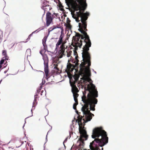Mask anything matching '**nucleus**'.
Instances as JSON below:
<instances>
[{"instance_id":"dca6fc26","label":"nucleus","mask_w":150,"mask_h":150,"mask_svg":"<svg viewBox=\"0 0 150 150\" xmlns=\"http://www.w3.org/2000/svg\"><path fill=\"white\" fill-rule=\"evenodd\" d=\"M5 150H16L14 148L11 147H8L6 148Z\"/></svg>"},{"instance_id":"f3484780","label":"nucleus","mask_w":150,"mask_h":150,"mask_svg":"<svg viewBox=\"0 0 150 150\" xmlns=\"http://www.w3.org/2000/svg\"><path fill=\"white\" fill-rule=\"evenodd\" d=\"M43 29H44L43 28H38V29H37V30H36L35 31L33 32L32 33V34H33L36 32H37V33H38V32H39L40 31Z\"/></svg>"},{"instance_id":"9d476101","label":"nucleus","mask_w":150,"mask_h":150,"mask_svg":"<svg viewBox=\"0 0 150 150\" xmlns=\"http://www.w3.org/2000/svg\"><path fill=\"white\" fill-rule=\"evenodd\" d=\"M70 20L69 18H67V20L66 27L67 28L70 29L71 26L70 24Z\"/></svg>"},{"instance_id":"a211bd4d","label":"nucleus","mask_w":150,"mask_h":150,"mask_svg":"<svg viewBox=\"0 0 150 150\" xmlns=\"http://www.w3.org/2000/svg\"><path fill=\"white\" fill-rule=\"evenodd\" d=\"M72 52L71 51H69L67 52V57H70L71 54Z\"/></svg>"},{"instance_id":"ea45409f","label":"nucleus","mask_w":150,"mask_h":150,"mask_svg":"<svg viewBox=\"0 0 150 150\" xmlns=\"http://www.w3.org/2000/svg\"><path fill=\"white\" fill-rule=\"evenodd\" d=\"M94 73H96V71H94Z\"/></svg>"},{"instance_id":"20e7f679","label":"nucleus","mask_w":150,"mask_h":150,"mask_svg":"<svg viewBox=\"0 0 150 150\" xmlns=\"http://www.w3.org/2000/svg\"><path fill=\"white\" fill-rule=\"evenodd\" d=\"M40 53L42 56V59L44 61V71L45 75V78L47 79L49 78L48 74L49 73L48 58L46 54H43L42 53L41 51H40Z\"/></svg>"},{"instance_id":"bb28decb","label":"nucleus","mask_w":150,"mask_h":150,"mask_svg":"<svg viewBox=\"0 0 150 150\" xmlns=\"http://www.w3.org/2000/svg\"><path fill=\"white\" fill-rule=\"evenodd\" d=\"M30 37L29 36H28V38H27V40H30Z\"/></svg>"},{"instance_id":"2f4dec72","label":"nucleus","mask_w":150,"mask_h":150,"mask_svg":"<svg viewBox=\"0 0 150 150\" xmlns=\"http://www.w3.org/2000/svg\"><path fill=\"white\" fill-rule=\"evenodd\" d=\"M45 82H44V83H43V81H42V84H44L45 83Z\"/></svg>"},{"instance_id":"412c9836","label":"nucleus","mask_w":150,"mask_h":150,"mask_svg":"<svg viewBox=\"0 0 150 150\" xmlns=\"http://www.w3.org/2000/svg\"><path fill=\"white\" fill-rule=\"evenodd\" d=\"M70 127L71 129V131H73L74 129V125L71 124L70 125Z\"/></svg>"},{"instance_id":"e433bc0d","label":"nucleus","mask_w":150,"mask_h":150,"mask_svg":"<svg viewBox=\"0 0 150 150\" xmlns=\"http://www.w3.org/2000/svg\"><path fill=\"white\" fill-rule=\"evenodd\" d=\"M101 149H102V150H103V148H102Z\"/></svg>"},{"instance_id":"f257e3e1","label":"nucleus","mask_w":150,"mask_h":150,"mask_svg":"<svg viewBox=\"0 0 150 150\" xmlns=\"http://www.w3.org/2000/svg\"><path fill=\"white\" fill-rule=\"evenodd\" d=\"M75 42V49L77 47L81 48L83 45L82 53L83 60L80 64V71L82 78L80 81L78 82L77 86L80 89L83 88L85 85L84 89L88 91L87 96L85 95V93L83 92V96L82 97V100L84 105L81 108V110L83 114V119L78 121L79 130L80 134L79 143L78 149L76 150H82L83 146V141L87 139L86 132L84 127L85 123L90 121L92 116L94 115L90 111H94V85L93 81L89 78L90 75V66L91 65V57L88 52L89 47L91 46V42L89 38H72Z\"/></svg>"},{"instance_id":"cd10ccee","label":"nucleus","mask_w":150,"mask_h":150,"mask_svg":"<svg viewBox=\"0 0 150 150\" xmlns=\"http://www.w3.org/2000/svg\"><path fill=\"white\" fill-rule=\"evenodd\" d=\"M67 138H66L65 139L64 141V142H67Z\"/></svg>"},{"instance_id":"f8f14e48","label":"nucleus","mask_w":150,"mask_h":150,"mask_svg":"<svg viewBox=\"0 0 150 150\" xmlns=\"http://www.w3.org/2000/svg\"><path fill=\"white\" fill-rule=\"evenodd\" d=\"M8 57L7 56L3 57L0 62V65H1L4 63L5 60H8Z\"/></svg>"},{"instance_id":"58836bf2","label":"nucleus","mask_w":150,"mask_h":150,"mask_svg":"<svg viewBox=\"0 0 150 150\" xmlns=\"http://www.w3.org/2000/svg\"><path fill=\"white\" fill-rule=\"evenodd\" d=\"M28 117H26V118L25 119H27V118H28Z\"/></svg>"},{"instance_id":"4be33fe9","label":"nucleus","mask_w":150,"mask_h":150,"mask_svg":"<svg viewBox=\"0 0 150 150\" xmlns=\"http://www.w3.org/2000/svg\"><path fill=\"white\" fill-rule=\"evenodd\" d=\"M76 121H75V120H72V125H75L76 124Z\"/></svg>"},{"instance_id":"a878e982","label":"nucleus","mask_w":150,"mask_h":150,"mask_svg":"<svg viewBox=\"0 0 150 150\" xmlns=\"http://www.w3.org/2000/svg\"><path fill=\"white\" fill-rule=\"evenodd\" d=\"M54 69H56L57 70H59L58 68L56 66L54 67Z\"/></svg>"},{"instance_id":"c756f323","label":"nucleus","mask_w":150,"mask_h":150,"mask_svg":"<svg viewBox=\"0 0 150 150\" xmlns=\"http://www.w3.org/2000/svg\"><path fill=\"white\" fill-rule=\"evenodd\" d=\"M22 144H23V143H22V144H21V145H20V146H18V147H17V146H16V147L17 148L19 147L21 145H22Z\"/></svg>"},{"instance_id":"6ab92c4d","label":"nucleus","mask_w":150,"mask_h":150,"mask_svg":"<svg viewBox=\"0 0 150 150\" xmlns=\"http://www.w3.org/2000/svg\"><path fill=\"white\" fill-rule=\"evenodd\" d=\"M56 28V27H55L54 26L53 27L50 28L49 30V32H50V31H52V30H53Z\"/></svg>"},{"instance_id":"a19ab883","label":"nucleus","mask_w":150,"mask_h":150,"mask_svg":"<svg viewBox=\"0 0 150 150\" xmlns=\"http://www.w3.org/2000/svg\"><path fill=\"white\" fill-rule=\"evenodd\" d=\"M42 1H43V0H42ZM41 1H42V0H41Z\"/></svg>"},{"instance_id":"f03ea898","label":"nucleus","mask_w":150,"mask_h":150,"mask_svg":"<svg viewBox=\"0 0 150 150\" xmlns=\"http://www.w3.org/2000/svg\"><path fill=\"white\" fill-rule=\"evenodd\" d=\"M65 1L68 6L71 7L74 10V12H71L72 17L75 19L76 21L79 22L78 30L81 33L79 39L89 38L86 31L87 30L86 20L89 13L87 12L84 13L81 10L83 6H87L86 0H65Z\"/></svg>"},{"instance_id":"6e6552de","label":"nucleus","mask_w":150,"mask_h":150,"mask_svg":"<svg viewBox=\"0 0 150 150\" xmlns=\"http://www.w3.org/2000/svg\"><path fill=\"white\" fill-rule=\"evenodd\" d=\"M38 96V94L37 93H35V94L34 96V100L33 103V105L32 106V108L31 109V112H32V115L30 117H31L33 116V112L32 111L35 108L33 109V107H35V105L37 103H36V99L37 98V96Z\"/></svg>"},{"instance_id":"7c9ffc66","label":"nucleus","mask_w":150,"mask_h":150,"mask_svg":"<svg viewBox=\"0 0 150 150\" xmlns=\"http://www.w3.org/2000/svg\"><path fill=\"white\" fill-rule=\"evenodd\" d=\"M6 72H7V71H4V73L5 74H6Z\"/></svg>"},{"instance_id":"b1692460","label":"nucleus","mask_w":150,"mask_h":150,"mask_svg":"<svg viewBox=\"0 0 150 150\" xmlns=\"http://www.w3.org/2000/svg\"><path fill=\"white\" fill-rule=\"evenodd\" d=\"M75 61L76 62V64H78L79 61L78 59L76 58V57H75Z\"/></svg>"},{"instance_id":"423d86ee","label":"nucleus","mask_w":150,"mask_h":150,"mask_svg":"<svg viewBox=\"0 0 150 150\" xmlns=\"http://www.w3.org/2000/svg\"><path fill=\"white\" fill-rule=\"evenodd\" d=\"M52 19L51 13H47L46 14V25L49 26L52 21Z\"/></svg>"},{"instance_id":"ddd939ff","label":"nucleus","mask_w":150,"mask_h":150,"mask_svg":"<svg viewBox=\"0 0 150 150\" xmlns=\"http://www.w3.org/2000/svg\"><path fill=\"white\" fill-rule=\"evenodd\" d=\"M47 40V38L44 37L42 40V44L44 47H45L46 45V42Z\"/></svg>"},{"instance_id":"7ed1b4c3","label":"nucleus","mask_w":150,"mask_h":150,"mask_svg":"<svg viewBox=\"0 0 150 150\" xmlns=\"http://www.w3.org/2000/svg\"><path fill=\"white\" fill-rule=\"evenodd\" d=\"M69 82L71 87V91L73 93L74 100L76 103H77V98L79 96V95L77 93L79 91L77 88L76 83L78 81L79 78L76 76H74V80L72 78L70 77H69Z\"/></svg>"},{"instance_id":"f704fd0d","label":"nucleus","mask_w":150,"mask_h":150,"mask_svg":"<svg viewBox=\"0 0 150 150\" xmlns=\"http://www.w3.org/2000/svg\"><path fill=\"white\" fill-rule=\"evenodd\" d=\"M2 81V80H1L0 81V83H1V82Z\"/></svg>"},{"instance_id":"39448f33","label":"nucleus","mask_w":150,"mask_h":150,"mask_svg":"<svg viewBox=\"0 0 150 150\" xmlns=\"http://www.w3.org/2000/svg\"><path fill=\"white\" fill-rule=\"evenodd\" d=\"M60 50L58 52V57L59 58H61L64 55V52L65 50V47L64 45V43L63 42H62L61 41H58L57 42L56 44V48L57 49L59 48V46L61 45Z\"/></svg>"},{"instance_id":"2eb2a0df","label":"nucleus","mask_w":150,"mask_h":150,"mask_svg":"<svg viewBox=\"0 0 150 150\" xmlns=\"http://www.w3.org/2000/svg\"><path fill=\"white\" fill-rule=\"evenodd\" d=\"M30 49H28L26 51V54H27V57L30 56Z\"/></svg>"},{"instance_id":"393cba45","label":"nucleus","mask_w":150,"mask_h":150,"mask_svg":"<svg viewBox=\"0 0 150 150\" xmlns=\"http://www.w3.org/2000/svg\"><path fill=\"white\" fill-rule=\"evenodd\" d=\"M91 137L93 138H94V129L92 130V134Z\"/></svg>"},{"instance_id":"c85d7f7f","label":"nucleus","mask_w":150,"mask_h":150,"mask_svg":"<svg viewBox=\"0 0 150 150\" xmlns=\"http://www.w3.org/2000/svg\"><path fill=\"white\" fill-rule=\"evenodd\" d=\"M33 34H32V33H31V34H30L29 35V37H31V36H32V35H33Z\"/></svg>"},{"instance_id":"5701e85b","label":"nucleus","mask_w":150,"mask_h":150,"mask_svg":"<svg viewBox=\"0 0 150 150\" xmlns=\"http://www.w3.org/2000/svg\"><path fill=\"white\" fill-rule=\"evenodd\" d=\"M76 103L74 104L73 105V109H74V110H76V105L77 104Z\"/></svg>"},{"instance_id":"72a5a7b5","label":"nucleus","mask_w":150,"mask_h":150,"mask_svg":"<svg viewBox=\"0 0 150 150\" xmlns=\"http://www.w3.org/2000/svg\"><path fill=\"white\" fill-rule=\"evenodd\" d=\"M2 67V66L1 65H0V69H1V68Z\"/></svg>"},{"instance_id":"aec40b11","label":"nucleus","mask_w":150,"mask_h":150,"mask_svg":"<svg viewBox=\"0 0 150 150\" xmlns=\"http://www.w3.org/2000/svg\"><path fill=\"white\" fill-rule=\"evenodd\" d=\"M2 54L4 56V57H6V56H7V54H6V51H5V50H4L3 51V52H2Z\"/></svg>"},{"instance_id":"4468645a","label":"nucleus","mask_w":150,"mask_h":150,"mask_svg":"<svg viewBox=\"0 0 150 150\" xmlns=\"http://www.w3.org/2000/svg\"><path fill=\"white\" fill-rule=\"evenodd\" d=\"M42 3L43 4L42 6L43 7H46L47 5V2L45 0H43V1L42 0Z\"/></svg>"},{"instance_id":"0eeeda50","label":"nucleus","mask_w":150,"mask_h":150,"mask_svg":"<svg viewBox=\"0 0 150 150\" xmlns=\"http://www.w3.org/2000/svg\"><path fill=\"white\" fill-rule=\"evenodd\" d=\"M98 97V92L95 86L94 85V108L95 107V105L97 103L98 100L96 98ZM94 108V111L95 110Z\"/></svg>"},{"instance_id":"4c0bfd02","label":"nucleus","mask_w":150,"mask_h":150,"mask_svg":"<svg viewBox=\"0 0 150 150\" xmlns=\"http://www.w3.org/2000/svg\"><path fill=\"white\" fill-rule=\"evenodd\" d=\"M24 125H23V127H24Z\"/></svg>"},{"instance_id":"c9c22d12","label":"nucleus","mask_w":150,"mask_h":150,"mask_svg":"<svg viewBox=\"0 0 150 150\" xmlns=\"http://www.w3.org/2000/svg\"><path fill=\"white\" fill-rule=\"evenodd\" d=\"M76 113H77L79 115L78 112H77V111H76Z\"/></svg>"},{"instance_id":"1a4fd4ad","label":"nucleus","mask_w":150,"mask_h":150,"mask_svg":"<svg viewBox=\"0 0 150 150\" xmlns=\"http://www.w3.org/2000/svg\"><path fill=\"white\" fill-rule=\"evenodd\" d=\"M57 28H60L61 30V34L60 35V36L59 38V40L58 41H61L63 42L62 39H63V37L64 36V34H63L64 30H63V29H62L61 27H57Z\"/></svg>"},{"instance_id":"9b49d317","label":"nucleus","mask_w":150,"mask_h":150,"mask_svg":"<svg viewBox=\"0 0 150 150\" xmlns=\"http://www.w3.org/2000/svg\"><path fill=\"white\" fill-rule=\"evenodd\" d=\"M93 144H94V141H93L90 144V145L89 146L90 149H89L88 150L83 149V150H94Z\"/></svg>"},{"instance_id":"473e14b6","label":"nucleus","mask_w":150,"mask_h":150,"mask_svg":"<svg viewBox=\"0 0 150 150\" xmlns=\"http://www.w3.org/2000/svg\"><path fill=\"white\" fill-rule=\"evenodd\" d=\"M47 135H46V140H47Z\"/></svg>"}]
</instances>
